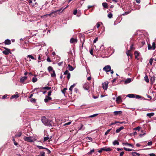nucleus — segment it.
I'll return each mask as SVG.
<instances>
[{
    "instance_id": "nucleus-1",
    "label": "nucleus",
    "mask_w": 156,
    "mask_h": 156,
    "mask_svg": "<svg viewBox=\"0 0 156 156\" xmlns=\"http://www.w3.org/2000/svg\"><path fill=\"white\" fill-rule=\"evenodd\" d=\"M62 9L55 11H52L51 13L48 14H46L44 16H48L51 17H56L58 14H60L62 11L61 12Z\"/></svg>"
},
{
    "instance_id": "nucleus-2",
    "label": "nucleus",
    "mask_w": 156,
    "mask_h": 156,
    "mask_svg": "<svg viewBox=\"0 0 156 156\" xmlns=\"http://www.w3.org/2000/svg\"><path fill=\"white\" fill-rule=\"evenodd\" d=\"M41 121L45 125L48 126H52L51 121L49 120L45 116H43L41 118Z\"/></svg>"
},
{
    "instance_id": "nucleus-3",
    "label": "nucleus",
    "mask_w": 156,
    "mask_h": 156,
    "mask_svg": "<svg viewBox=\"0 0 156 156\" xmlns=\"http://www.w3.org/2000/svg\"><path fill=\"white\" fill-rule=\"evenodd\" d=\"M23 139L24 140L26 141L31 142H34V141H35L36 140V139H35V138L32 137L31 136H24L23 137Z\"/></svg>"
},
{
    "instance_id": "nucleus-4",
    "label": "nucleus",
    "mask_w": 156,
    "mask_h": 156,
    "mask_svg": "<svg viewBox=\"0 0 156 156\" xmlns=\"http://www.w3.org/2000/svg\"><path fill=\"white\" fill-rule=\"evenodd\" d=\"M127 97L131 98H135L136 99H140L141 97L139 95H136L134 94H129L127 95Z\"/></svg>"
},
{
    "instance_id": "nucleus-5",
    "label": "nucleus",
    "mask_w": 156,
    "mask_h": 156,
    "mask_svg": "<svg viewBox=\"0 0 156 156\" xmlns=\"http://www.w3.org/2000/svg\"><path fill=\"white\" fill-rule=\"evenodd\" d=\"M111 69V67L110 65H107L103 68V70L108 72L110 71Z\"/></svg>"
},
{
    "instance_id": "nucleus-6",
    "label": "nucleus",
    "mask_w": 156,
    "mask_h": 156,
    "mask_svg": "<svg viewBox=\"0 0 156 156\" xmlns=\"http://www.w3.org/2000/svg\"><path fill=\"white\" fill-rule=\"evenodd\" d=\"M4 48L5 49V50L2 51L3 54L5 55H7L10 53L9 49L5 47Z\"/></svg>"
},
{
    "instance_id": "nucleus-7",
    "label": "nucleus",
    "mask_w": 156,
    "mask_h": 156,
    "mask_svg": "<svg viewBox=\"0 0 156 156\" xmlns=\"http://www.w3.org/2000/svg\"><path fill=\"white\" fill-rule=\"evenodd\" d=\"M108 83L105 82L102 84L103 88L105 90H107L108 87Z\"/></svg>"
},
{
    "instance_id": "nucleus-8",
    "label": "nucleus",
    "mask_w": 156,
    "mask_h": 156,
    "mask_svg": "<svg viewBox=\"0 0 156 156\" xmlns=\"http://www.w3.org/2000/svg\"><path fill=\"white\" fill-rule=\"evenodd\" d=\"M83 88L86 90H88L89 89V85L88 83H85L83 85Z\"/></svg>"
},
{
    "instance_id": "nucleus-9",
    "label": "nucleus",
    "mask_w": 156,
    "mask_h": 156,
    "mask_svg": "<svg viewBox=\"0 0 156 156\" xmlns=\"http://www.w3.org/2000/svg\"><path fill=\"white\" fill-rule=\"evenodd\" d=\"M77 40L76 38H71L70 40V42L72 43H77Z\"/></svg>"
},
{
    "instance_id": "nucleus-10",
    "label": "nucleus",
    "mask_w": 156,
    "mask_h": 156,
    "mask_svg": "<svg viewBox=\"0 0 156 156\" xmlns=\"http://www.w3.org/2000/svg\"><path fill=\"white\" fill-rule=\"evenodd\" d=\"M114 114L115 115H120L122 114V112L121 111H114Z\"/></svg>"
},
{
    "instance_id": "nucleus-11",
    "label": "nucleus",
    "mask_w": 156,
    "mask_h": 156,
    "mask_svg": "<svg viewBox=\"0 0 156 156\" xmlns=\"http://www.w3.org/2000/svg\"><path fill=\"white\" fill-rule=\"evenodd\" d=\"M27 76H24L22 77L20 79V82L22 83H23L24 81L27 79Z\"/></svg>"
},
{
    "instance_id": "nucleus-12",
    "label": "nucleus",
    "mask_w": 156,
    "mask_h": 156,
    "mask_svg": "<svg viewBox=\"0 0 156 156\" xmlns=\"http://www.w3.org/2000/svg\"><path fill=\"white\" fill-rule=\"evenodd\" d=\"M134 54L135 55V58L136 59H138V57L140 53L138 51H136L134 52Z\"/></svg>"
},
{
    "instance_id": "nucleus-13",
    "label": "nucleus",
    "mask_w": 156,
    "mask_h": 156,
    "mask_svg": "<svg viewBox=\"0 0 156 156\" xmlns=\"http://www.w3.org/2000/svg\"><path fill=\"white\" fill-rule=\"evenodd\" d=\"M51 99V98L49 96H46V98L44 99V101L46 103L48 101H50Z\"/></svg>"
},
{
    "instance_id": "nucleus-14",
    "label": "nucleus",
    "mask_w": 156,
    "mask_h": 156,
    "mask_svg": "<svg viewBox=\"0 0 156 156\" xmlns=\"http://www.w3.org/2000/svg\"><path fill=\"white\" fill-rule=\"evenodd\" d=\"M132 81V80L131 78H127L125 81V84H126L129 83Z\"/></svg>"
},
{
    "instance_id": "nucleus-15",
    "label": "nucleus",
    "mask_w": 156,
    "mask_h": 156,
    "mask_svg": "<svg viewBox=\"0 0 156 156\" xmlns=\"http://www.w3.org/2000/svg\"><path fill=\"white\" fill-rule=\"evenodd\" d=\"M51 75V77H55L56 76V74L54 70L53 71L50 72Z\"/></svg>"
},
{
    "instance_id": "nucleus-16",
    "label": "nucleus",
    "mask_w": 156,
    "mask_h": 156,
    "mask_svg": "<svg viewBox=\"0 0 156 156\" xmlns=\"http://www.w3.org/2000/svg\"><path fill=\"white\" fill-rule=\"evenodd\" d=\"M116 101L117 102H121L122 101L121 96H119L117 98Z\"/></svg>"
},
{
    "instance_id": "nucleus-17",
    "label": "nucleus",
    "mask_w": 156,
    "mask_h": 156,
    "mask_svg": "<svg viewBox=\"0 0 156 156\" xmlns=\"http://www.w3.org/2000/svg\"><path fill=\"white\" fill-rule=\"evenodd\" d=\"M4 43L5 44H8V45L10 44L11 43L10 40H9L8 39L6 40L5 41Z\"/></svg>"
},
{
    "instance_id": "nucleus-18",
    "label": "nucleus",
    "mask_w": 156,
    "mask_h": 156,
    "mask_svg": "<svg viewBox=\"0 0 156 156\" xmlns=\"http://www.w3.org/2000/svg\"><path fill=\"white\" fill-rule=\"evenodd\" d=\"M131 153L133 156H136V155L138 156H140V155L139 153L134 152H131Z\"/></svg>"
},
{
    "instance_id": "nucleus-19",
    "label": "nucleus",
    "mask_w": 156,
    "mask_h": 156,
    "mask_svg": "<svg viewBox=\"0 0 156 156\" xmlns=\"http://www.w3.org/2000/svg\"><path fill=\"white\" fill-rule=\"evenodd\" d=\"M124 127L123 126H121L119 128L117 129L116 130V132L117 133H119L121 130L124 129Z\"/></svg>"
},
{
    "instance_id": "nucleus-20",
    "label": "nucleus",
    "mask_w": 156,
    "mask_h": 156,
    "mask_svg": "<svg viewBox=\"0 0 156 156\" xmlns=\"http://www.w3.org/2000/svg\"><path fill=\"white\" fill-rule=\"evenodd\" d=\"M154 114L153 112L148 113L147 114V116L148 117H151L153 116L154 115Z\"/></svg>"
},
{
    "instance_id": "nucleus-21",
    "label": "nucleus",
    "mask_w": 156,
    "mask_h": 156,
    "mask_svg": "<svg viewBox=\"0 0 156 156\" xmlns=\"http://www.w3.org/2000/svg\"><path fill=\"white\" fill-rule=\"evenodd\" d=\"M68 69L70 71H72L74 69L73 67L72 66H70V65H68Z\"/></svg>"
},
{
    "instance_id": "nucleus-22",
    "label": "nucleus",
    "mask_w": 156,
    "mask_h": 156,
    "mask_svg": "<svg viewBox=\"0 0 156 156\" xmlns=\"http://www.w3.org/2000/svg\"><path fill=\"white\" fill-rule=\"evenodd\" d=\"M85 128L83 127V125L82 124H81V126L80 127H78V130H79L81 129L83 130Z\"/></svg>"
},
{
    "instance_id": "nucleus-23",
    "label": "nucleus",
    "mask_w": 156,
    "mask_h": 156,
    "mask_svg": "<svg viewBox=\"0 0 156 156\" xmlns=\"http://www.w3.org/2000/svg\"><path fill=\"white\" fill-rule=\"evenodd\" d=\"M30 58L31 59H33V60H36V59H35L34 57L31 55H28L27 56V58Z\"/></svg>"
},
{
    "instance_id": "nucleus-24",
    "label": "nucleus",
    "mask_w": 156,
    "mask_h": 156,
    "mask_svg": "<svg viewBox=\"0 0 156 156\" xmlns=\"http://www.w3.org/2000/svg\"><path fill=\"white\" fill-rule=\"evenodd\" d=\"M105 150L106 151H110L112 150V149L110 148H107L106 147H104Z\"/></svg>"
},
{
    "instance_id": "nucleus-25",
    "label": "nucleus",
    "mask_w": 156,
    "mask_h": 156,
    "mask_svg": "<svg viewBox=\"0 0 156 156\" xmlns=\"http://www.w3.org/2000/svg\"><path fill=\"white\" fill-rule=\"evenodd\" d=\"M102 5H103V7L104 8H108V4L106 2H103L102 4Z\"/></svg>"
},
{
    "instance_id": "nucleus-26",
    "label": "nucleus",
    "mask_w": 156,
    "mask_h": 156,
    "mask_svg": "<svg viewBox=\"0 0 156 156\" xmlns=\"http://www.w3.org/2000/svg\"><path fill=\"white\" fill-rule=\"evenodd\" d=\"M130 50H128L126 51V54L127 56H130L131 57H132V55L130 53Z\"/></svg>"
},
{
    "instance_id": "nucleus-27",
    "label": "nucleus",
    "mask_w": 156,
    "mask_h": 156,
    "mask_svg": "<svg viewBox=\"0 0 156 156\" xmlns=\"http://www.w3.org/2000/svg\"><path fill=\"white\" fill-rule=\"evenodd\" d=\"M113 144L114 145H118L119 144V143L117 140H115L114 142H113Z\"/></svg>"
},
{
    "instance_id": "nucleus-28",
    "label": "nucleus",
    "mask_w": 156,
    "mask_h": 156,
    "mask_svg": "<svg viewBox=\"0 0 156 156\" xmlns=\"http://www.w3.org/2000/svg\"><path fill=\"white\" fill-rule=\"evenodd\" d=\"M22 135V133L21 132H19L18 133L16 134L15 137H20Z\"/></svg>"
},
{
    "instance_id": "nucleus-29",
    "label": "nucleus",
    "mask_w": 156,
    "mask_h": 156,
    "mask_svg": "<svg viewBox=\"0 0 156 156\" xmlns=\"http://www.w3.org/2000/svg\"><path fill=\"white\" fill-rule=\"evenodd\" d=\"M48 70L49 72H50L54 70L53 68L51 66H49L48 68Z\"/></svg>"
},
{
    "instance_id": "nucleus-30",
    "label": "nucleus",
    "mask_w": 156,
    "mask_h": 156,
    "mask_svg": "<svg viewBox=\"0 0 156 156\" xmlns=\"http://www.w3.org/2000/svg\"><path fill=\"white\" fill-rule=\"evenodd\" d=\"M19 97V95L18 94L14 95L12 96L11 99L16 98Z\"/></svg>"
},
{
    "instance_id": "nucleus-31",
    "label": "nucleus",
    "mask_w": 156,
    "mask_h": 156,
    "mask_svg": "<svg viewBox=\"0 0 156 156\" xmlns=\"http://www.w3.org/2000/svg\"><path fill=\"white\" fill-rule=\"evenodd\" d=\"M37 81V78L36 77H34L32 78V81L34 83H35Z\"/></svg>"
},
{
    "instance_id": "nucleus-32",
    "label": "nucleus",
    "mask_w": 156,
    "mask_h": 156,
    "mask_svg": "<svg viewBox=\"0 0 156 156\" xmlns=\"http://www.w3.org/2000/svg\"><path fill=\"white\" fill-rule=\"evenodd\" d=\"M98 115V114H95L93 115H90L89 116V118H93L97 116Z\"/></svg>"
},
{
    "instance_id": "nucleus-33",
    "label": "nucleus",
    "mask_w": 156,
    "mask_h": 156,
    "mask_svg": "<svg viewBox=\"0 0 156 156\" xmlns=\"http://www.w3.org/2000/svg\"><path fill=\"white\" fill-rule=\"evenodd\" d=\"M123 145H127L130 146H131L133 147V146L131 144H128L127 143H123Z\"/></svg>"
},
{
    "instance_id": "nucleus-34",
    "label": "nucleus",
    "mask_w": 156,
    "mask_h": 156,
    "mask_svg": "<svg viewBox=\"0 0 156 156\" xmlns=\"http://www.w3.org/2000/svg\"><path fill=\"white\" fill-rule=\"evenodd\" d=\"M152 49L153 50H154L155 48V43L154 42H153L152 43Z\"/></svg>"
},
{
    "instance_id": "nucleus-35",
    "label": "nucleus",
    "mask_w": 156,
    "mask_h": 156,
    "mask_svg": "<svg viewBox=\"0 0 156 156\" xmlns=\"http://www.w3.org/2000/svg\"><path fill=\"white\" fill-rule=\"evenodd\" d=\"M144 79L146 82H147V83L149 82V80L148 79V77L147 76H146L144 77Z\"/></svg>"
},
{
    "instance_id": "nucleus-36",
    "label": "nucleus",
    "mask_w": 156,
    "mask_h": 156,
    "mask_svg": "<svg viewBox=\"0 0 156 156\" xmlns=\"http://www.w3.org/2000/svg\"><path fill=\"white\" fill-rule=\"evenodd\" d=\"M45 150L46 152H47L48 154H49L50 153L51 151L50 150L46 148H45Z\"/></svg>"
},
{
    "instance_id": "nucleus-37",
    "label": "nucleus",
    "mask_w": 156,
    "mask_h": 156,
    "mask_svg": "<svg viewBox=\"0 0 156 156\" xmlns=\"http://www.w3.org/2000/svg\"><path fill=\"white\" fill-rule=\"evenodd\" d=\"M37 147L38 149H45V147H44L42 146H39V145H37Z\"/></svg>"
},
{
    "instance_id": "nucleus-38",
    "label": "nucleus",
    "mask_w": 156,
    "mask_h": 156,
    "mask_svg": "<svg viewBox=\"0 0 156 156\" xmlns=\"http://www.w3.org/2000/svg\"><path fill=\"white\" fill-rule=\"evenodd\" d=\"M94 151V149H93L91 150L90 152H89L87 154H91L93 153Z\"/></svg>"
},
{
    "instance_id": "nucleus-39",
    "label": "nucleus",
    "mask_w": 156,
    "mask_h": 156,
    "mask_svg": "<svg viewBox=\"0 0 156 156\" xmlns=\"http://www.w3.org/2000/svg\"><path fill=\"white\" fill-rule=\"evenodd\" d=\"M103 151H105L104 147L101 148V149L99 151H98V152L100 153L102 152Z\"/></svg>"
},
{
    "instance_id": "nucleus-40",
    "label": "nucleus",
    "mask_w": 156,
    "mask_h": 156,
    "mask_svg": "<svg viewBox=\"0 0 156 156\" xmlns=\"http://www.w3.org/2000/svg\"><path fill=\"white\" fill-rule=\"evenodd\" d=\"M43 89L47 90H49L51 89V87H46L43 88Z\"/></svg>"
},
{
    "instance_id": "nucleus-41",
    "label": "nucleus",
    "mask_w": 156,
    "mask_h": 156,
    "mask_svg": "<svg viewBox=\"0 0 156 156\" xmlns=\"http://www.w3.org/2000/svg\"><path fill=\"white\" fill-rule=\"evenodd\" d=\"M153 58H151L149 60V63L151 65L152 64L153 61Z\"/></svg>"
},
{
    "instance_id": "nucleus-42",
    "label": "nucleus",
    "mask_w": 156,
    "mask_h": 156,
    "mask_svg": "<svg viewBox=\"0 0 156 156\" xmlns=\"http://www.w3.org/2000/svg\"><path fill=\"white\" fill-rule=\"evenodd\" d=\"M112 129H108L105 133V135H107L108 134L109 132H110V131Z\"/></svg>"
},
{
    "instance_id": "nucleus-43",
    "label": "nucleus",
    "mask_w": 156,
    "mask_h": 156,
    "mask_svg": "<svg viewBox=\"0 0 156 156\" xmlns=\"http://www.w3.org/2000/svg\"><path fill=\"white\" fill-rule=\"evenodd\" d=\"M124 148L125 151H129L133 150L132 149H130L129 148H127L126 147H124Z\"/></svg>"
},
{
    "instance_id": "nucleus-44",
    "label": "nucleus",
    "mask_w": 156,
    "mask_h": 156,
    "mask_svg": "<svg viewBox=\"0 0 156 156\" xmlns=\"http://www.w3.org/2000/svg\"><path fill=\"white\" fill-rule=\"evenodd\" d=\"M140 129V127H139V126H138L137 127L134 128L133 129L134 130L139 131Z\"/></svg>"
},
{
    "instance_id": "nucleus-45",
    "label": "nucleus",
    "mask_w": 156,
    "mask_h": 156,
    "mask_svg": "<svg viewBox=\"0 0 156 156\" xmlns=\"http://www.w3.org/2000/svg\"><path fill=\"white\" fill-rule=\"evenodd\" d=\"M101 23H100V22H98L97 24H96V26H97V28H98L100 26V24Z\"/></svg>"
},
{
    "instance_id": "nucleus-46",
    "label": "nucleus",
    "mask_w": 156,
    "mask_h": 156,
    "mask_svg": "<svg viewBox=\"0 0 156 156\" xmlns=\"http://www.w3.org/2000/svg\"><path fill=\"white\" fill-rule=\"evenodd\" d=\"M108 16L109 18H111L112 17V14L111 13H109Z\"/></svg>"
},
{
    "instance_id": "nucleus-47",
    "label": "nucleus",
    "mask_w": 156,
    "mask_h": 156,
    "mask_svg": "<svg viewBox=\"0 0 156 156\" xmlns=\"http://www.w3.org/2000/svg\"><path fill=\"white\" fill-rule=\"evenodd\" d=\"M36 100L35 99L31 98L30 100V101L32 102H36Z\"/></svg>"
},
{
    "instance_id": "nucleus-48",
    "label": "nucleus",
    "mask_w": 156,
    "mask_h": 156,
    "mask_svg": "<svg viewBox=\"0 0 156 156\" xmlns=\"http://www.w3.org/2000/svg\"><path fill=\"white\" fill-rule=\"evenodd\" d=\"M40 155L41 156H44L45 152H40Z\"/></svg>"
},
{
    "instance_id": "nucleus-49",
    "label": "nucleus",
    "mask_w": 156,
    "mask_h": 156,
    "mask_svg": "<svg viewBox=\"0 0 156 156\" xmlns=\"http://www.w3.org/2000/svg\"><path fill=\"white\" fill-rule=\"evenodd\" d=\"M50 138L48 136L45 137L44 138V141H45L48 140Z\"/></svg>"
},
{
    "instance_id": "nucleus-50",
    "label": "nucleus",
    "mask_w": 156,
    "mask_h": 156,
    "mask_svg": "<svg viewBox=\"0 0 156 156\" xmlns=\"http://www.w3.org/2000/svg\"><path fill=\"white\" fill-rule=\"evenodd\" d=\"M67 75V79L69 80L70 78V73H68V74Z\"/></svg>"
},
{
    "instance_id": "nucleus-51",
    "label": "nucleus",
    "mask_w": 156,
    "mask_h": 156,
    "mask_svg": "<svg viewBox=\"0 0 156 156\" xmlns=\"http://www.w3.org/2000/svg\"><path fill=\"white\" fill-rule=\"evenodd\" d=\"M7 96L8 95H3L2 96V99H5L6 98Z\"/></svg>"
},
{
    "instance_id": "nucleus-52",
    "label": "nucleus",
    "mask_w": 156,
    "mask_h": 156,
    "mask_svg": "<svg viewBox=\"0 0 156 156\" xmlns=\"http://www.w3.org/2000/svg\"><path fill=\"white\" fill-rule=\"evenodd\" d=\"M71 123V122H67V123H66L63 125L64 126H66V125H70Z\"/></svg>"
},
{
    "instance_id": "nucleus-53",
    "label": "nucleus",
    "mask_w": 156,
    "mask_h": 156,
    "mask_svg": "<svg viewBox=\"0 0 156 156\" xmlns=\"http://www.w3.org/2000/svg\"><path fill=\"white\" fill-rule=\"evenodd\" d=\"M152 144V142L151 141L147 143V145L148 146H151Z\"/></svg>"
},
{
    "instance_id": "nucleus-54",
    "label": "nucleus",
    "mask_w": 156,
    "mask_h": 156,
    "mask_svg": "<svg viewBox=\"0 0 156 156\" xmlns=\"http://www.w3.org/2000/svg\"><path fill=\"white\" fill-rule=\"evenodd\" d=\"M98 37H97L93 41V42L94 43H95L98 41Z\"/></svg>"
},
{
    "instance_id": "nucleus-55",
    "label": "nucleus",
    "mask_w": 156,
    "mask_h": 156,
    "mask_svg": "<svg viewBox=\"0 0 156 156\" xmlns=\"http://www.w3.org/2000/svg\"><path fill=\"white\" fill-rule=\"evenodd\" d=\"M68 73V71L67 70H66L64 73V75H67L68 73Z\"/></svg>"
},
{
    "instance_id": "nucleus-56",
    "label": "nucleus",
    "mask_w": 156,
    "mask_h": 156,
    "mask_svg": "<svg viewBox=\"0 0 156 156\" xmlns=\"http://www.w3.org/2000/svg\"><path fill=\"white\" fill-rule=\"evenodd\" d=\"M148 49L149 50H150V49H152V46H151L149 44V45H148Z\"/></svg>"
},
{
    "instance_id": "nucleus-57",
    "label": "nucleus",
    "mask_w": 156,
    "mask_h": 156,
    "mask_svg": "<svg viewBox=\"0 0 156 156\" xmlns=\"http://www.w3.org/2000/svg\"><path fill=\"white\" fill-rule=\"evenodd\" d=\"M77 13V10L76 9L73 12V14L74 15H76Z\"/></svg>"
},
{
    "instance_id": "nucleus-58",
    "label": "nucleus",
    "mask_w": 156,
    "mask_h": 156,
    "mask_svg": "<svg viewBox=\"0 0 156 156\" xmlns=\"http://www.w3.org/2000/svg\"><path fill=\"white\" fill-rule=\"evenodd\" d=\"M86 139H87L88 140H92V138L91 137H89V136L87 137L86 138Z\"/></svg>"
},
{
    "instance_id": "nucleus-59",
    "label": "nucleus",
    "mask_w": 156,
    "mask_h": 156,
    "mask_svg": "<svg viewBox=\"0 0 156 156\" xmlns=\"http://www.w3.org/2000/svg\"><path fill=\"white\" fill-rule=\"evenodd\" d=\"M47 60L48 62H51V59L49 57L47 58Z\"/></svg>"
},
{
    "instance_id": "nucleus-60",
    "label": "nucleus",
    "mask_w": 156,
    "mask_h": 156,
    "mask_svg": "<svg viewBox=\"0 0 156 156\" xmlns=\"http://www.w3.org/2000/svg\"><path fill=\"white\" fill-rule=\"evenodd\" d=\"M129 12H126L122 14V15L123 16L127 15L129 13Z\"/></svg>"
},
{
    "instance_id": "nucleus-61",
    "label": "nucleus",
    "mask_w": 156,
    "mask_h": 156,
    "mask_svg": "<svg viewBox=\"0 0 156 156\" xmlns=\"http://www.w3.org/2000/svg\"><path fill=\"white\" fill-rule=\"evenodd\" d=\"M146 134V133H144L143 134H140V137H142L143 136L145 135Z\"/></svg>"
},
{
    "instance_id": "nucleus-62",
    "label": "nucleus",
    "mask_w": 156,
    "mask_h": 156,
    "mask_svg": "<svg viewBox=\"0 0 156 156\" xmlns=\"http://www.w3.org/2000/svg\"><path fill=\"white\" fill-rule=\"evenodd\" d=\"M90 53L91 55H93V50L92 49L90 51Z\"/></svg>"
},
{
    "instance_id": "nucleus-63",
    "label": "nucleus",
    "mask_w": 156,
    "mask_h": 156,
    "mask_svg": "<svg viewBox=\"0 0 156 156\" xmlns=\"http://www.w3.org/2000/svg\"><path fill=\"white\" fill-rule=\"evenodd\" d=\"M124 154V152L122 151L120 153V156H122Z\"/></svg>"
},
{
    "instance_id": "nucleus-64",
    "label": "nucleus",
    "mask_w": 156,
    "mask_h": 156,
    "mask_svg": "<svg viewBox=\"0 0 156 156\" xmlns=\"http://www.w3.org/2000/svg\"><path fill=\"white\" fill-rule=\"evenodd\" d=\"M150 156H155V155L154 153H151L150 154Z\"/></svg>"
}]
</instances>
